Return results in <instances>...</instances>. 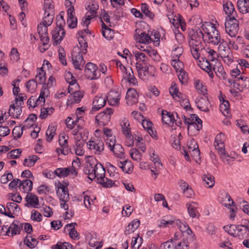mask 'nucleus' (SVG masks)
<instances>
[{"label":"nucleus","instance_id":"nucleus-1","mask_svg":"<svg viewBox=\"0 0 249 249\" xmlns=\"http://www.w3.org/2000/svg\"><path fill=\"white\" fill-rule=\"evenodd\" d=\"M202 31L199 29L197 30H191L188 34V42L191 53L193 57L197 60L200 56V51L203 49L201 38H203Z\"/></svg>","mask_w":249,"mask_h":249},{"label":"nucleus","instance_id":"nucleus-2","mask_svg":"<svg viewBox=\"0 0 249 249\" xmlns=\"http://www.w3.org/2000/svg\"><path fill=\"white\" fill-rule=\"evenodd\" d=\"M201 28L204 35L203 40L214 45H218L221 41L222 39L219 32L214 27L213 24L205 22L202 23Z\"/></svg>","mask_w":249,"mask_h":249},{"label":"nucleus","instance_id":"nucleus-3","mask_svg":"<svg viewBox=\"0 0 249 249\" xmlns=\"http://www.w3.org/2000/svg\"><path fill=\"white\" fill-rule=\"evenodd\" d=\"M226 33L231 37H235L239 30V21L234 16L226 19L225 22Z\"/></svg>","mask_w":249,"mask_h":249},{"label":"nucleus","instance_id":"nucleus-4","mask_svg":"<svg viewBox=\"0 0 249 249\" xmlns=\"http://www.w3.org/2000/svg\"><path fill=\"white\" fill-rule=\"evenodd\" d=\"M229 234L235 236H244L249 233V220L246 221L243 224L237 226L231 225L228 231Z\"/></svg>","mask_w":249,"mask_h":249},{"label":"nucleus","instance_id":"nucleus-5","mask_svg":"<svg viewBox=\"0 0 249 249\" xmlns=\"http://www.w3.org/2000/svg\"><path fill=\"white\" fill-rule=\"evenodd\" d=\"M79 48L76 47L73 48L72 53V61L75 69L82 70L84 67L85 62L82 54L79 52Z\"/></svg>","mask_w":249,"mask_h":249},{"label":"nucleus","instance_id":"nucleus-6","mask_svg":"<svg viewBox=\"0 0 249 249\" xmlns=\"http://www.w3.org/2000/svg\"><path fill=\"white\" fill-rule=\"evenodd\" d=\"M112 113V109L111 108H107L105 110L96 116L95 121L99 125H107L110 122L111 115Z\"/></svg>","mask_w":249,"mask_h":249},{"label":"nucleus","instance_id":"nucleus-7","mask_svg":"<svg viewBox=\"0 0 249 249\" xmlns=\"http://www.w3.org/2000/svg\"><path fill=\"white\" fill-rule=\"evenodd\" d=\"M88 147L96 155H100L104 150V144L102 140L89 141L87 143Z\"/></svg>","mask_w":249,"mask_h":249},{"label":"nucleus","instance_id":"nucleus-8","mask_svg":"<svg viewBox=\"0 0 249 249\" xmlns=\"http://www.w3.org/2000/svg\"><path fill=\"white\" fill-rule=\"evenodd\" d=\"M85 73L86 76L90 79H97L99 77V72L97 71V66L91 62L87 64L85 69Z\"/></svg>","mask_w":249,"mask_h":249},{"label":"nucleus","instance_id":"nucleus-9","mask_svg":"<svg viewBox=\"0 0 249 249\" xmlns=\"http://www.w3.org/2000/svg\"><path fill=\"white\" fill-rule=\"evenodd\" d=\"M107 95L99 94L94 98L92 102L93 107L91 111H97L103 107L107 102Z\"/></svg>","mask_w":249,"mask_h":249},{"label":"nucleus","instance_id":"nucleus-10","mask_svg":"<svg viewBox=\"0 0 249 249\" xmlns=\"http://www.w3.org/2000/svg\"><path fill=\"white\" fill-rule=\"evenodd\" d=\"M87 238L89 240V244L90 247L95 249H99L102 247L103 241L98 237L95 233H89L87 235Z\"/></svg>","mask_w":249,"mask_h":249},{"label":"nucleus","instance_id":"nucleus-11","mask_svg":"<svg viewBox=\"0 0 249 249\" xmlns=\"http://www.w3.org/2000/svg\"><path fill=\"white\" fill-rule=\"evenodd\" d=\"M48 27L41 23H40L37 27L38 33L43 46H46L49 41L48 34Z\"/></svg>","mask_w":249,"mask_h":249},{"label":"nucleus","instance_id":"nucleus-12","mask_svg":"<svg viewBox=\"0 0 249 249\" xmlns=\"http://www.w3.org/2000/svg\"><path fill=\"white\" fill-rule=\"evenodd\" d=\"M121 93L119 91L112 89L107 95V99L108 104L111 106H116L119 103Z\"/></svg>","mask_w":249,"mask_h":249},{"label":"nucleus","instance_id":"nucleus-13","mask_svg":"<svg viewBox=\"0 0 249 249\" xmlns=\"http://www.w3.org/2000/svg\"><path fill=\"white\" fill-rule=\"evenodd\" d=\"M55 173L56 176L60 178H64L70 175L73 176H76L77 175L75 169L73 167L57 168L55 170Z\"/></svg>","mask_w":249,"mask_h":249},{"label":"nucleus","instance_id":"nucleus-14","mask_svg":"<svg viewBox=\"0 0 249 249\" xmlns=\"http://www.w3.org/2000/svg\"><path fill=\"white\" fill-rule=\"evenodd\" d=\"M136 34L135 39L137 41L143 44H149L152 40L153 38L151 37L149 35L146 34L145 32H141L139 29H136L135 31Z\"/></svg>","mask_w":249,"mask_h":249},{"label":"nucleus","instance_id":"nucleus-15","mask_svg":"<svg viewBox=\"0 0 249 249\" xmlns=\"http://www.w3.org/2000/svg\"><path fill=\"white\" fill-rule=\"evenodd\" d=\"M226 141V137L223 133L217 134L215 138L214 146L215 149L218 152L223 151L225 149V141Z\"/></svg>","mask_w":249,"mask_h":249},{"label":"nucleus","instance_id":"nucleus-16","mask_svg":"<svg viewBox=\"0 0 249 249\" xmlns=\"http://www.w3.org/2000/svg\"><path fill=\"white\" fill-rule=\"evenodd\" d=\"M222 6L224 11L228 17L230 18L231 16L232 17L234 16V14H236V11L231 1L224 0L222 2Z\"/></svg>","mask_w":249,"mask_h":249},{"label":"nucleus","instance_id":"nucleus-17","mask_svg":"<svg viewBox=\"0 0 249 249\" xmlns=\"http://www.w3.org/2000/svg\"><path fill=\"white\" fill-rule=\"evenodd\" d=\"M25 200L27 203L25 206L27 207L37 208L39 205V200L38 197L32 193H28L26 197Z\"/></svg>","mask_w":249,"mask_h":249},{"label":"nucleus","instance_id":"nucleus-18","mask_svg":"<svg viewBox=\"0 0 249 249\" xmlns=\"http://www.w3.org/2000/svg\"><path fill=\"white\" fill-rule=\"evenodd\" d=\"M138 97V93L135 89H129L126 93L125 97L127 104L129 106H131L137 102Z\"/></svg>","mask_w":249,"mask_h":249},{"label":"nucleus","instance_id":"nucleus-19","mask_svg":"<svg viewBox=\"0 0 249 249\" xmlns=\"http://www.w3.org/2000/svg\"><path fill=\"white\" fill-rule=\"evenodd\" d=\"M65 35V32L64 29H61L59 28H55L52 32V37L53 39V44L57 45L60 43L61 41L63 39Z\"/></svg>","mask_w":249,"mask_h":249},{"label":"nucleus","instance_id":"nucleus-20","mask_svg":"<svg viewBox=\"0 0 249 249\" xmlns=\"http://www.w3.org/2000/svg\"><path fill=\"white\" fill-rule=\"evenodd\" d=\"M215 64L212 63L213 71L216 75L219 78H225L226 73L224 71V68L219 60H215Z\"/></svg>","mask_w":249,"mask_h":249},{"label":"nucleus","instance_id":"nucleus-21","mask_svg":"<svg viewBox=\"0 0 249 249\" xmlns=\"http://www.w3.org/2000/svg\"><path fill=\"white\" fill-rule=\"evenodd\" d=\"M161 114L162 122L167 124H169L171 123H174L175 114L176 115L177 118H178V114L177 112H173L171 113L170 112H168L166 110H163Z\"/></svg>","mask_w":249,"mask_h":249},{"label":"nucleus","instance_id":"nucleus-22","mask_svg":"<svg viewBox=\"0 0 249 249\" xmlns=\"http://www.w3.org/2000/svg\"><path fill=\"white\" fill-rule=\"evenodd\" d=\"M196 104L198 108L205 112L209 111V107H211L210 102L207 97H201L197 102Z\"/></svg>","mask_w":249,"mask_h":249},{"label":"nucleus","instance_id":"nucleus-23","mask_svg":"<svg viewBox=\"0 0 249 249\" xmlns=\"http://www.w3.org/2000/svg\"><path fill=\"white\" fill-rule=\"evenodd\" d=\"M95 170L93 174H91V177L89 178V179L92 180L95 178H97L98 180L99 179L102 178L103 176H105V169L102 164L100 163L97 164L96 167H94Z\"/></svg>","mask_w":249,"mask_h":249},{"label":"nucleus","instance_id":"nucleus-24","mask_svg":"<svg viewBox=\"0 0 249 249\" xmlns=\"http://www.w3.org/2000/svg\"><path fill=\"white\" fill-rule=\"evenodd\" d=\"M68 138L69 137L66 135H63L59 137V143L60 146L62 147V154L67 155L69 154L70 149L68 146Z\"/></svg>","mask_w":249,"mask_h":249},{"label":"nucleus","instance_id":"nucleus-25","mask_svg":"<svg viewBox=\"0 0 249 249\" xmlns=\"http://www.w3.org/2000/svg\"><path fill=\"white\" fill-rule=\"evenodd\" d=\"M22 112L21 102L19 104L11 105L9 110V115L12 116L14 118H18Z\"/></svg>","mask_w":249,"mask_h":249},{"label":"nucleus","instance_id":"nucleus-26","mask_svg":"<svg viewBox=\"0 0 249 249\" xmlns=\"http://www.w3.org/2000/svg\"><path fill=\"white\" fill-rule=\"evenodd\" d=\"M57 193L59 196L61 201H68L70 200L68 189L66 186L63 185L60 186Z\"/></svg>","mask_w":249,"mask_h":249},{"label":"nucleus","instance_id":"nucleus-27","mask_svg":"<svg viewBox=\"0 0 249 249\" xmlns=\"http://www.w3.org/2000/svg\"><path fill=\"white\" fill-rule=\"evenodd\" d=\"M56 128L57 124L55 123H52L49 125L46 132V141L48 142H51L52 141L53 137L56 134Z\"/></svg>","mask_w":249,"mask_h":249},{"label":"nucleus","instance_id":"nucleus-28","mask_svg":"<svg viewBox=\"0 0 249 249\" xmlns=\"http://www.w3.org/2000/svg\"><path fill=\"white\" fill-rule=\"evenodd\" d=\"M19 187L23 192L28 194L32 189L33 182L31 180L26 179L20 181Z\"/></svg>","mask_w":249,"mask_h":249},{"label":"nucleus","instance_id":"nucleus-29","mask_svg":"<svg viewBox=\"0 0 249 249\" xmlns=\"http://www.w3.org/2000/svg\"><path fill=\"white\" fill-rule=\"evenodd\" d=\"M21 227H22V224L20 223L18 221L16 220L13 222L8 228L6 227H5V228L6 230H8V231L11 230V233L13 235L19 233Z\"/></svg>","mask_w":249,"mask_h":249},{"label":"nucleus","instance_id":"nucleus-30","mask_svg":"<svg viewBox=\"0 0 249 249\" xmlns=\"http://www.w3.org/2000/svg\"><path fill=\"white\" fill-rule=\"evenodd\" d=\"M220 202L223 205L228 209L231 206L234 207V202L228 193L222 195Z\"/></svg>","mask_w":249,"mask_h":249},{"label":"nucleus","instance_id":"nucleus-31","mask_svg":"<svg viewBox=\"0 0 249 249\" xmlns=\"http://www.w3.org/2000/svg\"><path fill=\"white\" fill-rule=\"evenodd\" d=\"M118 164L119 167L126 173H129L133 170V164L130 160H125L124 161H120Z\"/></svg>","mask_w":249,"mask_h":249},{"label":"nucleus","instance_id":"nucleus-32","mask_svg":"<svg viewBox=\"0 0 249 249\" xmlns=\"http://www.w3.org/2000/svg\"><path fill=\"white\" fill-rule=\"evenodd\" d=\"M140 225V220L138 219H135L132 221L126 227L125 230V234H130L139 228Z\"/></svg>","mask_w":249,"mask_h":249},{"label":"nucleus","instance_id":"nucleus-33","mask_svg":"<svg viewBox=\"0 0 249 249\" xmlns=\"http://www.w3.org/2000/svg\"><path fill=\"white\" fill-rule=\"evenodd\" d=\"M237 5L240 13L246 14L249 12V0H238Z\"/></svg>","mask_w":249,"mask_h":249},{"label":"nucleus","instance_id":"nucleus-34","mask_svg":"<svg viewBox=\"0 0 249 249\" xmlns=\"http://www.w3.org/2000/svg\"><path fill=\"white\" fill-rule=\"evenodd\" d=\"M45 75V71L43 70L42 68L37 69L35 80L37 81V84H43V85L45 84L46 79Z\"/></svg>","mask_w":249,"mask_h":249},{"label":"nucleus","instance_id":"nucleus-35","mask_svg":"<svg viewBox=\"0 0 249 249\" xmlns=\"http://www.w3.org/2000/svg\"><path fill=\"white\" fill-rule=\"evenodd\" d=\"M174 224L178 226L179 230L181 232H186L188 235H191L192 234L193 231L187 223H183L179 220H175Z\"/></svg>","mask_w":249,"mask_h":249},{"label":"nucleus","instance_id":"nucleus-36","mask_svg":"<svg viewBox=\"0 0 249 249\" xmlns=\"http://www.w3.org/2000/svg\"><path fill=\"white\" fill-rule=\"evenodd\" d=\"M128 72H126V73L123 75V77L124 79H125L128 82L135 85L137 81L134 75L133 72L131 68L128 67Z\"/></svg>","mask_w":249,"mask_h":249},{"label":"nucleus","instance_id":"nucleus-37","mask_svg":"<svg viewBox=\"0 0 249 249\" xmlns=\"http://www.w3.org/2000/svg\"><path fill=\"white\" fill-rule=\"evenodd\" d=\"M204 185L207 188H212L214 185V177L210 175H204L202 177Z\"/></svg>","mask_w":249,"mask_h":249},{"label":"nucleus","instance_id":"nucleus-38","mask_svg":"<svg viewBox=\"0 0 249 249\" xmlns=\"http://www.w3.org/2000/svg\"><path fill=\"white\" fill-rule=\"evenodd\" d=\"M134 54L137 61L136 64H139L141 65L146 64V62L147 60V57L144 53L141 52H134Z\"/></svg>","mask_w":249,"mask_h":249},{"label":"nucleus","instance_id":"nucleus-39","mask_svg":"<svg viewBox=\"0 0 249 249\" xmlns=\"http://www.w3.org/2000/svg\"><path fill=\"white\" fill-rule=\"evenodd\" d=\"M179 236L176 232L174 234V237L171 238L169 241H167L163 243L164 249H170L174 247V245L175 243L179 241Z\"/></svg>","mask_w":249,"mask_h":249},{"label":"nucleus","instance_id":"nucleus-40","mask_svg":"<svg viewBox=\"0 0 249 249\" xmlns=\"http://www.w3.org/2000/svg\"><path fill=\"white\" fill-rule=\"evenodd\" d=\"M114 155L117 158L122 159L124 156V149L123 147L119 144H117L112 148L110 149Z\"/></svg>","mask_w":249,"mask_h":249},{"label":"nucleus","instance_id":"nucleus-41","mask_svg":"<svg viewBox=\"0 0 249 249\" xmlns=\"http://www.w3.org/2000/svg\"><path fill=\"white\" fill-rule=\"evenodd\" d=\"M229 103L228 101L222 98V103L220 105V109L222 114L225 116H229L230 114Z\"/></svg>","mask_w":249,"mask_h":249},{"label":"nucleus","instance_id":"nucleus-42","mask_svg":"<svg viewBox=\"0 0 249 249\" xmlns=\"http://www.w3.org/2000/svg\"><path fill=\"white\" fill-rule=\"evenodd\" d=\"M218 154L224 162H226L229 165H231L233 164L234 159L232 157H230L228 154L226 152L225 149L223 151L218 152Z\"/></svg>","mask_w":249,"mask_h":249},{"label":"nucleus","instance_id":"nucleus-43","mask_svg":"<svg viewBox=\"0 0 249 249\" xmlns=\"http://www.w3.org/2000/svg\"><path fill=\"white\" fill-rule=\"evenodd\" d=\"M202 122H196L193 121V122H189L187 124L188 125V130L189 131H193L196 130L198 132L202 127Z\"/></svg>","mask_w":249,"mask_h":249},{"label":"nucleus","instance_id":"nucleus-44","mask_svg":"<svg viewBox=\"0 0 249 249\" xmlns=\"http://www.w3.org/2000/svg\"><path fill=\"white\" fill-rule=\"evenodd\" d=\"M44 15L47 14H54L53 5L51 0H45L44 4Z\"/></svg>","mask_w":249,"mask_h":249},{"label":"nucleus","instance_id":"nucleus-45","mask_svg":"<svg viewBox=\"0 0 249 249\" xmlns=\"http://www.w3.org/2000/svg\"><path fill=\"white\" fill-rule=\"evenodd\" d=\"M48 92L49 90L47 88H45L44 89H43L41 91L39 97L37 99L36 98V100L35 101V105L36 107H37L39 105H41L42 103L45 102V96L46 94L47 95Z\"/></svg>","mask_w":249,"mask_h":249},{"label":"nucleus","instance_id":"nucleus-46","mask_svg":"<svg viewBox=\"0 0 249 249\" xmlns=\"http://www.w3.org/2000/svg\"><path fill=\"white\" fill-rule=\"evenodd\" d=\"M136 67L138 70L139 76L142 78L148 74V68L146 65H139V64H136Z\"/></svg>","mask_w":249,"mask_h":249},{"label":"nucleus","instance_id":"nucleus-47","mask_svg":"<svg viewBox=\"0 0 249 249\" xmlns=\"http://www.w3.org/2000/svg\"><path fill=\"white\" fill-rule=\"evenodd\" d=\"M195 87L197 91L205 95L207 93V90L205 86H204L202 82L199 80H196L195 81Z\"/></svg>","mask_w":249,"mask_h":249},{"label":"nucleus","instance_id":"nucleus-48","mask_svg":"<svg viewBox=\"0 0 249 249\" xmlns=\"http://www.w3.org/2000/svg\"><path fill=\"white\" fill-rule=\"evenodd\" d=\"M39 158L35 155L30 156L24 160L23 165L27 167H32L34 166L36 162Z\"/></svg>","mask_w":249,"mask_h":249},{"label":"nucleus","instance_id":"nucleus-49","mask_svg":"<svg viewBox=\"0 0 249 249\" xmlns=\"http://www.w3.org/2000/svg\"><path fill=\"white\" fill-rule=\"evenodd\" d=\"M143 51L146 52V53L154 60H159L160 56L157 52L152 49L151 48L146 46V49H143Z\"/></svg>","mask_w":249,"mask_h":249},{"label":"nucleus","instance_id":"nucleus-50","mask_svg":"<svg viewBox=\"0 0 249 249\" xmlns=\"http://www.w3.org/2000/svg\"><path fill=\"white\" fill-rule=\"evenodd\" d=\"M6 209L7 210V213H10L12 214L18 212L20 210L18 205L15 202H8L6 205Z\"/></svg>","mask_w":249,"mask_h":249},{"label":"nucleus","instance_id":"nucleus-51","mask_svg":"<svg viewBox=\"0 0 249 249\" xmlns=\"http://www.w3.org/2000/svg\"><path fill=\"white\" fill-rule=\"evenodd\" d=\"M72 246L69 243L58 242L56 245L52 246V249H72Z\"/></svg>","mask_w":249,"mask_h":249},{"label":"nucleus","instance_id":"nucleus-52","mask_svg":"<svg viewBox=\"0 0 249 249\" xmlns=\"http://www.w3.org/2000/svg\"><path fill=\"white\" fill-rule=\"evenodd\" d=\"M24 242L31 249L35 248L38 244V241L36 239L33 238L32 236L26 237L24 240Z\"/></svg>","mask_w":249,"mask_h":249},{"label":"nucleus","instance_id":"nucleus-53","mask_svg":"<svg viewBox=\"0 0 249 249\" xmlns=\"http://www.w3.org/2000/svg\"><path fill=\"white\" fill-rule=\"evenodd\" d=\"M131 158L136 161H139L142 159V154L136 148H132L129 151Z\"/></svg>","mask_w":249,"mask_h":249},{"label":"nucleus","instance_id":"nucleus-54","mask_svg":"<svg viewBox=\"0 0 249 249\" xmlns=\"http://www.w3.org/2000/svg\"><path fill=\"white\" fill-rule=\"evenodd\" d=\"M218 45V51L221 53L222 55V53L225 54L230 52V49L229 47H228L227 43L223 39H221V41L219 42Z\"/></svg>","mask_w":249,"mask_h":249},{"label":"nucleus","instance_id":"nucleus-55","mask_svg":"<svg viewBox=\"0 0 249 249\" xmlns=\"http://www.w3.org/2000/svg\"><path fill=\"white\" fill-rule=\"evenodd\" d=\"M97 181L105 187H111L114 184L112 180L106 178L105 176H103L102 178L97 180Z\"/></svg>","mask_w":249,"mask_h":249},{"label":"nucleus","instance_id":"nucleus-56","mask_svg":"<svg viewBox=\"0 0 249 249\" xmlns=\"http://www.w3.org/2000/svg\"><path fill=\"white\" fill-rule=\"evenodd\" d=\"M53 17L54 14H47L45 15V16L41 23L45 24V25H46L47 26H49L53 23Z\"/></svg>","mask_w":249,"mask_h":249},{"label":"nucleus","instance_id":"nucleus-57","mask_svg":"<svg viewBox=\"0 0 249 249\" xmlns=\"http://www.w3.org/2000/svg\"><path fill=\"white\" fill-rule=\"evenodd\" d=\"M122 129L124 135L130 134V128L129 127V123L127 120L124 119L121 123Z\"/></svg>","mask_w":249,"mask_h":249},{"label":"nucleus","instance_id":"nucleus-58","mask_svg":"<svg viewBox=\"0 0 249 249\" xmlns=\"http://www.w3.org/2000/svg\"><path fill=\"white\" fill-rule=\"evenodd\" d=\"M96 16V14H94L89 12H87L85 15V17L82 19V24L83 25H86L88 26L90 23L89 20Z\"/></svg>","mask_w":249,"mask_h":249},{"label":"nucleus","instance_id":"nucleus-59","mask_svg":"<svg viewBox=\"0 0 249 249\" xmlns=\"http://www.w3.org/2000/svg\"><path fill=\"white\" fill-rule=\"evenodd\" d=\"M150 160L153 162L154 166L158 168H161L162 164L161 163L158 155L154 152L150 156Z\"/></svg>","mask_w":249,"mask_h":249},{"label":"nucleus","instance_id":"nucleus-60","mask_svg":"<svg viewBox=\"0 0 249 249\" xmlns=\"http://www.w3.org/2000/svg\"><path fill=\"white\" fill-rule=\"evenodd\" d=\"M10 60L13 62H17L19 59V54L17 48H13L10 53Z\"/></svg>","mask_w":249,"mask_h":249},{"label":"nucleus","instance_id":"nucleus-61","mask_svg":"<svg viewBox=\"0 0 249 249\" xmlns=\"http://www.w3.org/2000/svg\"><path fill=\"white\" fill-rule=\"evenodd\" d=\"M172 66L176 70V71H180L182 70V63L178 59V58H175L172 59L171 63Z\"/></svg>","mask_w":249,"mask_h":249},{"label":"nucleus","instance_id":"nucleus-62","mask_svg":"<svg viewBox=\"0 0 249 249\" xmlns=\"http://www.w3.org/2000/svg\"><path fill=\"white\" fill-rule=\"evenodd\" d=\"M141 10L142 12L150 18L152 19L154 17V14L152 13L148 9V5L146 3H142L141 5Z\"/></svg>","mask_w":249,"mask_h":249},{"label":"nucleus","instance_id":"nucleus-63","mask_svg":"<svg viewBox=\"0 0 249 249\" xmlns=\"http://www.w3.org/2000/svg\"><path fill=\"white\" fill-rule=\"evenodd\" d=\"M37 86V81H36L34 79L30 80L26 84V88L27 89V90L31 92L36 90Z\"/></svg>","mask_w":249,"mask_h":249},{"label":"nucleus","instance_id":"nucleus-64","mask_svg":"<svg viewBox=\"0 0 249 249\" xmlns=\"http://www.w3.org/2000/svg\"><path fill=\"white\" fill-rule=\"evenodd\" d=\"M103 36L107 40H110L114 37V32L110 28H106L102 31Z\"/></svg>","mask_w":249,"mask_h":249}]
</instances>
